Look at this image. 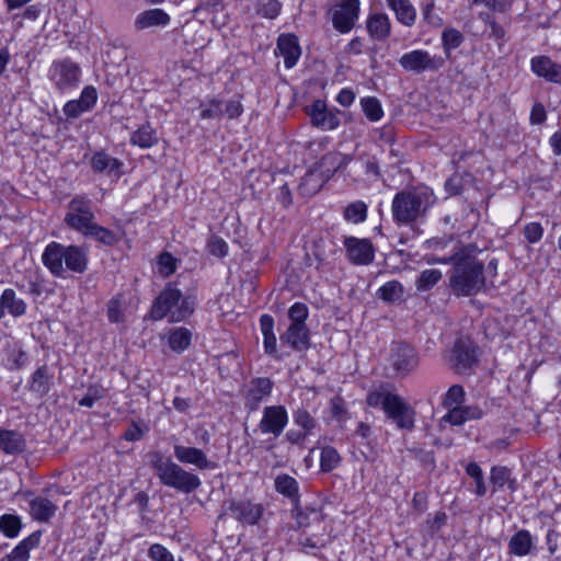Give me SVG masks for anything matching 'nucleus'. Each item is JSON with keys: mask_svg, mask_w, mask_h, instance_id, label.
<instances>
[{"mask_svg": "<svg viewBox=\"0 0 561 561\" xmlns=\"http://www.w3.org/2000/svg\"><path fill=\"white\" fill-rule=\"evenodd\" d=\"M533 540L531 536L527 530L517 531L508 542V549L512 554L526 556L531 551Z\"/></svg>", "mask_w": 561, "mask_h": 561, "instance_id": "nucleus-32", "label": "nucleus"}, {"mask_svg": "<svg viewBox=\"0 0 561 561\" xmlns=\"http://www.w3.org/2000/svg\"><path fill=\"white\" fill-rule=\"evenodd\" d=\"M465 389L460 385H453L443 399V407L446 409L460 407L465 400Z\"/></svg>", "mask_w": 561, "mask_h": 561, "instance_id": "nucleus-47", "label": "nucleus"}, {"mask_svg": "<svg viewBox=\"0 0 561 561\" xmlns=\"http://www.w3.org/2000/svg\"><path fill=\"white\" fill-rule=\"evenodd\" d=\"M1 300L4 309H7L12 317H21L26 311L25 301L18 298L12 288H7L2 291Z\"/></svg>", "mask_w": 561, "mask_h": 561, "instance_id": "nucleus-34", "label": "nucleus"}, {"mask_svg": "<svg viewBox=\"0 0 561 561\" xmlns=\"http://www.w3.org/2000/svg\"><path fill=\"white\" fill-rule=\"evenodd\" d=\"M279 340L282 344L288 345L297 352H302L310 347V332L307 325L290 324L280 334Z\"/></svg>", "mask_w": 561, "mask_h": 561, "instance_id": "nucleus-19", "label": "nucleus"}, {"mask_svg": "<svg viewBox=\"0 0 561 561\" xmlns=\"http://www.w3.org/2000/svg\"><path fill=\"white\" fill-rule=\"evenodd\" d=\"M332 417L339 422L347 419V409L345 401L340 396H335L330 401Z\"/></svg>", "mask_w": 561, "mask_h": 561, "instance_id": "nucleus-52", "label": "nucleus"}, {"mask_svg": "<svg viewBox=\"0 0 561 561\" xmlns=\"http://www.w3.org/2000/svg\"><path fill=\"white\" fill-rule=\"evenodd\" d=\"M310 516H313V519H320V513L316 510H305L296 512L295 518L297 522L298 528H304L310 525Z\"/></svg>", "mask_w": 561, "mask_h": 561, "instance_id": "nucleus-60", "label": "nucleus"}, {"mask_svg": "<svg viewBox=\"0 0 561 561\" xmlns=\"http://www.w3.org/2000/svg\"><path fill=\"white\" fill-rule=\"evenodd\" d=\"M56 511L57 505L48 499L37 496L30 502V514L37 522H48L55 515Z\"/></svg>", "mask_w": 561, "mask_h": 561, "instance_id": "nucleus-29", "label": "nucleus"}, {"mask_svg": "<svg viewBox=\"0 0 561 561\" xmlns=\"http://www.w3.org/2000/svg\"><path fill=\"white\" fill-rule=\"evenodd\" d=\"M313 126L322 130H333L340 125L339 111L328 108L322 100H316L306 108Z\"/></svg>", "mask_w": 561, "mask_h": 561, "instance_id": "nucleus-13", "label": "nucleus"}, {"mask_svg": "<svg viewBox=\"0 0 561 561\" xmlns=\"http://www.w3.org/2000/svg\"><path fill=\"white\" fill-rule=\"evenodd\" d=\"M87 111H90L96 103L98 92L94 87H85L78 99Z\"/></svg>", "mask_w": 561, "mask_h": 561, "instance_id": "nucleus-58", "label": "nucleus"}, {"mask_svg": "<svg viewBox=\"0 0 561 561\" xmlns=\"http://www.w3.org/2000/svg\"><path fill=\"white\" fill-rule=\"evenodd\" d=\"M308 307L302 302H295L288 310L290 324L307 325L306 320L308 319Z\"/></svg>", "mask_w": 561, "mask_h": 561, "instance_id": "nucleus-50", "label": "nucleus"}, {"mask_svg": "<svg viewBox=\"0 0 561 561\" xmlns=\"http://www.w3.org/2000/svg\"><path fill=\"white\" fill-rule=\"evenodd\" d=\"M530 69L539 78L548 82L561 84V65L550 57L541 55L530 59Z\"/></svg>", "mask_w": 561, "mask_h": 561, "instance_id": "nucleus-18", "label": "nucleus"}, {"mask_svg": "<svg viewBox=\"0 0 561 561\" xmlns=\"http://www.w3.org/2000/svg\"><path fill=\"white\" fill-rule=\"evenodd\" d=\"M148 557L152 561H174L173 554L160 543H153L149 547Z\"/></svg>", "mask_w": 561, "mask_h": 561, "instance_id": "nucleus-53", "label": "nucleus"}, {"mask_svg": "<svg viewBox=\"0 0 561 561\" xmlns=\"http://www.w3.org/2000/svg\"><path fill=\"white\" fill-rule=\"evenodd\" d=\"M360 105L366 117L371 122L379 121L383 115L381 104L377 98H363L360 100Z\"/></svg>", "mask_w": 561, "mask_h": 561, "instance_id": "nucleus-44", "label": "nucleus"}, {"mask_svg": "<svg viewBox=\"0 0 561 561\" xmlns=\"http://www.w3.org/2000/svg\"><path fill=\"white\" fill-rule=\"evenodd\" d=\"M194 311V301L184 297L174 284L169 283L154 299L150 314L153 320L169 317L171 322H180Z\"/></svg>", "mask_w": 561, "mask_h": 561, "instance_id": "nucleus-6", "label": "nucleus"}, {"mask_svg": "<svg viewBox=\"0 0 561 561\" xmlns=\"http://www.w3.org/2000/svg\"><path fill=\"white\" fill-rule=\"evenodd\" d=\"M105 389L101 386L93 385L87 389V393L79 401V405L85 408H92L96 401L104 398Z\"/></svg>", "mask_w": 561, "mask_h": 561, "instance_id": "nucleus-51", "label": "nucleus"}, {"mask_svg": "<svg viewBox=\"0 0 561 561\" xmlns=\"http://www.w3.org/2000/svg\"><path fill=\"white\" fill-rule=\"evenodd\" d=\"M48 77L58 91L65 92L78 87L81 68L78 64L65 58L51 64Z\"/></svg>", "mask_w": 561, "mask_h": 561, "instance_id": "nucleus-7", "label": "nucleus"}, {"mask_svg": "<svg viewBox=\"0 0 561 561\" xmlns=\"http://www.w3.org/2000/svg\"><path fill=\"white\" fill-rule=\"evenodd\" d=\"M277 50L284 58L286 68H293L301 54L298 38L293 34H282L277 39Z\"/></svg>", "mask_w": 561, "mask_h": 561, "instance_id": "nucleus-21", "label": "nucleus"}, {"mask_svg": "<svg viewBox=\"0 0 561 561\" xmlns=\"http://www.w3.org/2000/svg\"><path fill=\"white\" fill-rule=\"evenodd\" d=\"M466 473L473 479L476 485V494L483 496L486 493V485L484 483L483 471L477 462H469L466 466Z\"/></svg>", "mask_w": 561, "mask_h": 561, "instance_id": "nucleus-45", "label": "nucleus"}, {"mask_svg": "<svg viewBox=\"0 0 561 561\" xmlns=\"http://www.w3.org/2000/svg\"><path fill=\"white\" fill-rule=\"evenodd\" d=\"M343 216L346 221L363 222L367 217V205L362 201L353 202L345 207Z\"/></svg>", "mask_w": 561, "mask_h": 561, "instance_id": "nucleus-39", "label": "nucleus"}, {"mask_svg": "<svg viewBox=\"0 0 561 561\" xmlns=\"http://www.w3.org/2000/svg\"><path fill=\"white\" fill-rule=\"evenodd\" d=\"M243 108L239 101L230 100L226 103L213 100L207 108L201 113L202 118H219L224 115L229 118H236L242 113Z\"/></svg>", "mask_w": 561, "mask_h": 561, "instance_id": "nucleus-20", "label": "nucleus"}, {"mask_svg": "<svg viewBox=\"0 0 561 561\" xmlns=\"http://www.w3.org/2000/svg\"><path fill=\"white\" fill-rule=\"evenodd\" d=\"M389 8L394 11L397 20L403 25L411 26L416 19V11L410 0H386Z\"/></svg>", "mask_w": 561, "mask_h": 561, "instance_id": "nucleus-30", "label": "nucleus"}, {"mask_svg": "<svg viewBox=\"0 0 561 561\" xmlns=\"http://www.w3.org/2000/svg\"><path fill=\"white\" fill-rule=\"evenodd\" d=\"M481 16L485 24L489 25L490 35L492 37H494L495 39H502L505 36V30L503 28V26L496 23L494 20H492L489 14H482Z\"/></svg>", "mask_w": 561, "mask_h": 561, "instance_id": "nucleus-63", "label": "nucleus"}, {"mask_svg": "<svg viewBox=\"0 0 561 561\" xmlns=\"http://www.w3.org/2000/svg\"><path fill=\"white\" fill-rule=\"evenodd\" d=\"M460 410H461L462 417H463L465 422L471 421V420H479L483 415V411L477 405H467V407L460 405Z\"/></svg>", "mask_w": 561, "mask_h": 561, "instance_id": "nucleus-64", "label": "nucleus"}, {"mask_svg": "<svg viewBox=\"0 0 561 561\" xmlns=\"http://www.w3.org/2000/svg\"><path fill=\"white\" fill-rule=\"evenodd\" d=\"M440 423H449L454 426H459L465 423L460 407L448 409V412L440 419Z\"/></svg>", "mask_w": 561, "mask_h": 561, "instance_id": "nucleus-62", "label": "nucleus"}, {"mask_svg": "<svg viewBox=\"0 0 561 561\" xmlns=\"http://www.w3.org/2000/svg\"><path fill=\"white\" fill-rule=\"evenodd\" d=\"M25 439L21 433L12 430H0V449L9 455L22 453Z\"/></svg>", "mask_w": 561, "mask_h": 561, "instance_id": "nucleus-28", "label": "nucleus"}, {"mask_svg": "<svg viewBox=\"0 0 561 561\" xmlns=\"http://www.w3.org/2000/svg\"><path fill=\"white\" fill-rule=\"evenodd\" d=\"M288 423V414L283 405L265 407L263 416L259 423V430L263 434H272L278 437Z\"/></svg>", "mask_w": 561, "mask_h": 561, "instance_id": "nucleus-12", "label": "nucleus"}, {"mask_svg": "<svg viewBox=\"0 0 561 561\" xmlns=\"http://www.w3.org/2000/svg\"><path fill=\"white\" fill-rule=\"evenodd\" d=\"M65 115L69 118H77L82 113L88 112L79 100L68 101L62 108Z\"/></svg>", "mask_w": 561, "mask_h": 561, "instance_id": "nucleus-61", "label": "nucleus"}, {"mask_svg": "<svg viewBox=\"0 0 561 561\" xmlns=\"http://www.w3.org/2000/svg\"><path fill=\"white\" fill-rule=\"evenodd\" d=\"M274 318L270 314H262L260 318V327L263 335V345L266 354L279 358L277 355L276 336L274 334Z\"/></svg>", "mask_w": 561, "mask_h": 561, "instance_id": "nucleus-27", "label": "nucleus"}, {"mask_svg": "<svg viewBox=\"0 0 561 561\" xmlns=\"http://www.w3.org/2000/svg\"><path fill=\"white\" fill-rule=\"evenodd\" d=\"M91 168L95 173H106L119 178L123 162L113 158L104 151L95 152L90 161Z\"/></svg>", "mask_w": 561, "mask_h": 561, "instance_id": "nucleus-23", "label": "nucleus"}, {"mask_svg": "<svg viewBox=\"0 0 561 561\" xmlns=\"http://www.w3.org/2000/svg\"><path fill=\"white\" fill-rule=\"evenodd\" d=\"M173 453L178 461L183 465H192L199 470L213 469L215 467V463L199 448L176 444L173 447Z\"/></svg>", "mask_w": 561, "mask_h": 561, "instance_id": "nucleus-17", "label": "nucleus"}, {"mask_svg": "<svg viewBox=\"0 0 561 561\" xmlns=\"http://www.w3.org/2000/svg\"><path fill=\"white\" fill-rule=\"evenodd\" d=\"M366 403L371 408H381L399 428H413L414 411L403 398L393 391L392 385L381 383L369 391L366 397Z\"/></svg>", "mask_w": 561, "mask_h": 561, "instance_id": "nucleus-4", "label": "nucleus"}, {"mask_svg": "<svg viewBox=\"0 0 561 561\" xmlns=\"http://www.w3.org/2000/svg\"><path fill=\"white\" fill-rule=\"evenodd\" d=\"M293 419L294 423L302 428L305 435H310L318 425L316 419L302 408L297 409L294 412Z\"/></svg>", "mask_w": 561, "mask_h": 561, "instance_id": "nucleus-43", "label": "nucleus"}, {"mask_svg": "<svg viewBox=\"0 0 561 561\" xmlns=\"http://www.w3.org/2000/svg\"><path fill=\"white\" fill-rule=\"evenodd\" d=\"M130 142L140 148H151L158 144V137L153 128L146 124L131 134Z\"/></svg>", "mask_w": 561, "mask_h": 561, "instance_id": "nucleus-33", "label": "nucleus"}, {"mask_svg": "<svg viewBox=\"0 0 561 561\" xmlns=\"http://www.w3.org/2000/svg\"><path fill=\"white\" fill-rule=\"evenodd\" d=\"M41 540V533L35 531L24 538L9 554L1 561H28L30 551L36 548Z\"/></svg>", "mask_w": 561, "mask_h": 561, "instance_id": "nucleus-26", "label": "nucleus"}, {"mask_svg": "<svg viewBox=\"0 0 561 561\" xmlns=\"http://www.w3.org/2000/svg\"><path fill=\"white\" fill-rule=\"evenodd\" d=\"M419 362V354L413 346L404 342L392 343L389 364L396 376L405 377L410 375L417 368Z\"/></svg>", "mask_w": 561, "mask_h": 561, "instance_id": "nucleus-9", "label": "nucleus"}, {"mask_svg": "<svg viewBox=\"0 0 561 561\" xmlns=\"http://www.w3.org/2000/svg\"><path fill=\"white\" fill-rule=\"evenodd\" d=\"M369 36L376 41H385L391 32V23L387 14L374 13L369 15L366 23Z\"/></svg>", "mask_w": 561, "mask_h": 561, "instance_id": "nucleus-25", "label": "nucleus"}, {"mask_svg": "<svg viewBox=\"0 0 561 561\" xmlns=\"http://www.w3.org/2000/svg\"><path fill=\"white\" fill-rule=\"evenodd\" d=\"M21 529V520L15 515L5 514L0 518V530L10 538L18 536Z\"/></svg>", "mask_w": 561, "mask_h": 561, "instance_id": "nucleus-48", "label": "nucleus"}, {"mask_svg": "<svg viewBox=\"0 0 561 561\" xmlns=\"http://www.w3.org/2000/svg\"><path fill=\"white\" fill-rule=\"evenodd\" d=\"M341 462V456L332 446H325L321 449L320 467L323 472H330Z\"/></svg>", "mask_w": 561, "mask_h": 561, "instance_id": "nucleus-40", "label": "nucleus"}, {"mask_svg": "<svg viewBox=\"0 0 561 561\" xmlns=\"http://www.w3.org/2000/svg\"><path fill=\"white\" fill-rule=\"evenodd\" d=\"M453 353L455 358V368L460 373L470 369L477 362L474 346L465 341H457Z\"/></svg>", "mask_w": 561, "mask_h": 561, "instance_id": "nucleus-24", "label": "nucleus"}, {"mask_svg": "<svg viewBox=\"0 0 561 561\" xmlns=\"http://www.w3.org/2000/svg\"><path fill=\"white\" fill-rule=\"evenodd\" d=\"M543 236V228L539 222H529L524 227V237L529 243H537Z\"/></svg>", "mask_w": 561, "mask_h": 561, "instance_id": "nucleus-57", "label": "nucleus"}, {"mask_svg": "<svg viewBox=\"0 0 561 561\" xmlns=\"http://www.w3.org/2000/svg\"><path fill=\"white\" fill-rule=\"evenodd\" d=\"M178 260L169 252H163L157 260V272L162 277H169L176 271Z\"/></svg>", "mask_w": 561, "mask_h": 561, "instance_id": "nucleus-46", "label": "nucleus"}, {"mask_svg": "<svg viewBox=\"0 0 561 561\" xmlns=\"http://www.w3.org/2000/svg\"><path fill=\"white\" fill-rule=\"evenodd\" d=\"M445 64V59L439 56H431L428 51L416 49L403 54L399 59V65L408 71L424 72L437 71Z\"/></svg>", "mask_w": 561, "mask_h": 561, "instance_id": "nucleus-10", "label": "nucleus"}, {"mask_svg": "<svg viewBox=\"0 0 561 561\" xmlns=\"http://www.w3.org/2000/svg\"><path fill=\"white\" fill-rule=\"evenodd\" d=\"M273 382L265 377L254 378L250 381L244 397V405L249 411H255L260 404L271 396Z\"/></svg>", "mask_w": 561, "mask_h": 561, "instance_id": "nucleus-16", "label": "nucleus"}, {"mask_svg": "<svg viewBox=\"0 0 561 561\" xmlns=\"http://www.w3.org/2000/svg\"><path fill=\"white\" fill-rule=\"evenodd\" d=\"M359 14V0H343L332 10V23L336 31L348 33Z\"/></svg>", "mask_w": 561, "mask_h": 561, "instance_id": "nucleus-11", "label": "nucleus"}, {"mask_svg": "<svg viewBox=\"0 0 561 561\" xmlns=\"http://www.w3.org/2000/svg\"><path fill=\"white\" fill-rule=\"evenodd\" d=\"M49 380L47 367H38L32 375L31 390L42 396L46 394L49 391Z\"/></svg>", "mask_w": 561, "mask_h": 561, "instance_id": "nucleus-38", "label": "nucleus"}, {"mask_svg": "<svg viewBox=\"0 0 561 561\" xmlns=\"http://www.w3.org/2000/svg\"><path fill=\"white\" fill-rule=\"evenodd\" d=\"M447 275L448 287L456 297L474 296L485 286L484 265L472 255L461 254Z\"/></svg>", "mask_w": 561, "mask_h": 561, "instance_id": "nucleus-2", "label": "nucleus"}, {"mask_svg": "<svg viewBox=\"0 0 561 561\" xmlns=\"http://www.w3.org/2000/svg\"><path fill=\"white\" fill-rule=\"evenodd\" d=\"M490 480L493 485V492H495L496 489L503 488L506 483H508L512 491L515 490V481L511 479V470L506 467H492Z\"/></svg>", "mask_w": 561, "mask_h": 561, "instance_id": "nucleus-36", "label": "nucleus"}, {"mask_svg": "<svg viewBox=\"0 0 561 561\" xmlns=\"http://www.w3.org/2000/svg\"><path fill=\"white\" fill-rule=\"evenodd\" d=\"M42 262L55 277L65 278L67 271L77 274L87 271L88 252L79 245H64L53 241L46 245Z\"/></svg>", "mask_w": 561, "mask_h": 561, "instance_id": "nucleus-3", "label": "nucleus"}, {"mask_svg": "<svg viewBox=\"0 0 561 561\" xmlns=\"http://www.w3.org/2000/svg\"><path fill=\"white\" fill-rule=\"evenodd\" d=\"M436 203L432 188L413 186L398 192L391 203L392 219L398 226H410L424 218Z\"/></svg>", "mask_w": 561, "mask_h": 561, "instance_id": "nucleus-1", "label": "nucleus"}, {"mask_svg": "<svg viewBox=\"0 0 561 561\" xmlns=\"http://www.w3.org/2000/svg\"><path fill=\"white\" fill-rule=\"evenodd\" d=\"M191 343V332L185 328L173 330L169 335V345L175 352H183Z\"/></svg>", "mask_w": 561, "mask_h": 561, "instance_id": "nucleus-42", "label": "nucleus"}, {"mask_svg": "<svg viewBox=\"0 0 561 561\" xmlns=\"http://www.w3.org/2000/svg\"><path fill=\"white\" fill-rule=\"evenodd\" d=\"M352 157L347 154H341V153H330L323 157L322 161L323 163H331L335 164L334 171L345 169L348 163L351 162Z\"/></svg>", "mask_w": 561, "mask_h": 561, "instance_id": "nucleus-59", "label": "nucleus"}, {"mask_svg": "<svg viewBox=\"0 0 561 561\" xmlns=\"http://www.w3.org/2000/svg\"><path fill=\"white\" fill-rule=\"evenodd\" d=\"M82 234L85 237H91L105 245H113L118 240L112 230L95 222H93L87 230H84Z\"/></svg>", "mask_w": 561, "mask_h": 561, "instance_id": "nucleus-35", "label": "nucleus"}, {"mask_svg": "<svg viewBox=\"0 0 561 561\" xmlns=\"http://www.w3.org/2000/svg\"><path fill=\"white\" fill-rule=\"evenodd\" d=\"M275 490L278 493L291 500L293 502H296L299 499L298 482L295 478L290 477L289 474L283 473L276 477Z\"/></svg>", "mask_w": 561, "mask_h": 561, "instance_id": "nucleus-31", "label": "nucleus"}, {"mask_svg": "<svg viewBox=\"0 0 561 561\" xmlns=\"http://www.w3.org/2000/svg\"><path fill=\"white\" fill-rule=\"evenodd\" d=\"M282 9V3L278 0H267L262 3L257 10V13L266 19H275L278 16Z\"/></svg>", "mask_w": 561, "mask_h": 561, "instance_id": "nucleus-54", "label": "nucleus"}, {"mask_svg": "<svg viewBox=\"0 0 561 561\" xmlns=\"http://www.w3.org/2000/svg\"><path fill=\"white\" fill-rule=\"evenodd\" d=\"M149 459L161 484L185 494L192 493L201 486V479L195 473L185 470L160 451L150 453Z\"/></svg>", "mask_w": 561, "mask_h": 561, "instance_id": "nucleus-5", "label": "nucleus"}, {"mask_svg": "<svg viewBox=\"0 0 561 561\" xmlns=\"http://www.w3.org/2000/svg\"><path fill=\"white\" fill-rule=\"evenodd\" d=\"M207 249L210 254L222 257L227 254L228 245L220 237L211 236L207 242Z\"/></svg>", "mask_w": 561, "mask_h": 561, "instance_id": "nucleus-56", "label": "nucleus"}, {"mask_svg": "<svg viewBox=\"0 0 561 561\" xmlns=\"http://www.w3.org/2000/svg\"><path fill=\"white\" fill-rule=\"evenodd\" d=\"M107 318L112 323H119L124 321V312L122 302L117 298H112L107 304Z\"/></svg>", "mask_w": 561, "mask_h": 561, "instance_id": "nucleus-55", "label": "nucleus"}, {"mask_svg": "<svg viewBox=\"0 0 561 561\" xmlns=\"http://www.w3.org/2000/svg\"><path fill=\"white\" fill-rule=\"evenodd\" d=\"M442 272L439 270H425L423 271L415 282L419 291H426L433 288L440 279Z\"/></svg>", "mask_w": 561, "mask_h": 561, "instance_id": "nucleus-41", "label": "nucleus"}, {"mask_svg": "<svg viewBox=\"0 0 561 561\" xmlns=\"http://www.w3.org/2000/svg\"><path fill=\"white\" fill-rule=\"evenodd\" d=\"M348 260L357 265H367L374 260V247L368 239L347 237L344 240Z\"/></svg>", "mask_w": 561, "mask_h": 561, "instance_id": "nucleus-15", "label": "nucleus"}, {"mask_svg": "<svg viewBox=\"0 0 561 561\" xmlns=\"http://www.w3.org/2000/svg\"><path fill=\"white\" fill-rule=\"evenodd\" d=\"M228 510L233 518L247 525H256L264 513L262 504L249 500L230 501Z\"/></svg>", "mask_w": 561, "mask_h": 561, "instance_id": "nucleus-14", "label": "nucleus"}, {"mask_svg": "<svg viewBox=\"0 0 561 561\" xmlns=\"http://www.w3.org/2000/svg\"><path fill=\"white\" fill-rule=\"evenodd\" d=\"M443 46L449 56V51L459 47L463 41L462 34L455 28H447L442 34Z\"/></svg>", "mask_w": 561, "mask_h": 561, "instance_id": "nucleus-49", "label": "nucleus"}, {"mask_svg": "<svg viewBox=\"0 0 561 561\" xmlns=\"http://www.w3.org/2000/svg\"><path fill=\"white\" fill-rule=\"evenodd\" d=\"M65 222L69 228L83 233L94 222L91 201L83 195L75 196L68 204Z\"/></svg>", "mask_w": 561, "mask_h": 561, "instance_id": "nucleus-8", "label": "nucleus"}, {"mask_svg": "<svg viewBox=\"0 0 561 561\" xmlns=\"http://www.w3.org/2000/svg\"><path fill=\"white\" fill-rule=\"evenodd\" d=\"M379 296L387 302H399L404 295L403 286L398 280H390L378 290Z\"/></svg>", "mask_w": 561, "mask_h": 561, "instance_id": "nucleus-37", "label": "nucleus"}, {"mask_svg": "<svg viewBox=\"0 0 561 561\" xmlns=\"http://www.w3.org/2000/svg\"><path fill=\"white\" fill-rule=\"evenodd\" d=\"M170 16L162 9H150L139 13L134 26L137 31H142L150 27H164L170 23Z\"/></svg>", "mask_w": 561, "mask_h": 561, "instance_id": "nucleus-22", "label": "nucleus"}]
</instances>
